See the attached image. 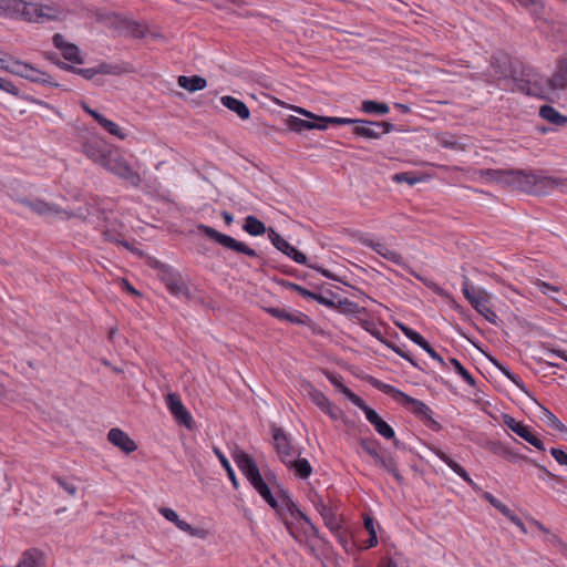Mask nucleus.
I'll return each instance as SVG.
<instances>
[{
    "mask_svg": "<svg viewBox=\"0 0 567 567\" xmlns=\"http://www.w3.org/2000/svg\"><path fill=\"white\" fill-rule=\"evenodd\" d=\"M53 45L61 51L62 56L74 64H83L84 59L78 45L68 42L61 33H55L52 37Z\"/></svg>",
    "mask_w": 567,
    "mask_h": 567,
    "instance_id": "nucleus-16",
    "label": "nucleus"
},
{
    "mask_svg": "<svg viewBox=\"0 0 567 567\" xmlns=\"http://www.w3.org/2000/svg\"><path fill=\"white\" fill-rule=\"evenodd\" d=\"M96 123L101 125L107 133L116 136L120 140H125L127 136L123 128H121L115 122L106 118L104 115H101Z\"/></svg>",
    "mask_w": 567,
    "mask_h": 567,
    "instance_id": "nucleus-42",
    "label": "nucleus"
},
{
    "mask_svg": "<svg viewBox=\"0 0 567 567\" xmlns=\"http://www.w3.org/2000/svg\"><path fill=\"white\" fill-rule=\"evenodd\" d=\"M333 125H353L352 133L358 137H363L368 140H380L381 133L378 130L370 127V123H374L371 120H362V118H349V117H334L328 118Z\"/></svg>",
    "mask_w": 567,
    "mask_h": 567,
    "instance_id": "nucleus-11",
    "label": "nucleus"
},
{
    "mask_svg": "<svg viewBox=\"0 0 567 567\" xmlns=\"http://www.w3.org/2000/svg\"><path fill=\"white\" fill-rule=\"evenodd\" d=\"M0 90L13 95L17 99L27 101L29 103H33V104H37V105H40V106L47 107V109L50 107V105L47 102L21 92V90L17 85H14L13 82H11L10 80H6V79L1 78Z\"/></svg>",
    "mask_w": 567,
    "mask_h": 567,
    "instance_id": "nucleus-22",
    "label": "nucleus"
},
{
    "mask_svg": "<svg viewBox=\"0 0 567 567\" xmlns=\"http://www.w3.org/2000/svg\"><path fill=\"white\" fill-rule=\"evenodd\" d=\"M367 245L371 247L377 254L382 256L384 259L392 261L396 265L402 264L403 257L401 256V254L389 249L384 244L370 241Z\"/></svg>",
    "mask_w": 567,
    "mask_h": 567,
    "instance_id": "nucleus-34",
    "label": "nucleus"
},
{
    "mask_svg": "<svg viewBox=\"0 0 567 567\" xmlns=\"http://www.w3.org/2000/svg\"><path fill=\"white\" fill-rule=\"evenodd\" d=\"M274 447L279 456V460L286 464L290 458L299 457L301 455L300 449L291 444L290 437L287 433L277 425H271Z\"/></svg>",
    "mask_w": 567,
    "mask_h": 567,
    "instance_id": "nucleus-9",
    "label": "nucleus"
},
{
    "mask_svg": "<svg viewBox=\"0 0 567 567\" xmlns=\"http://www.w3.org/2000/svg\"><path fill=\"white\" fill-rule=\"evenodd\" d=\"M487 447H488L489 452H492L494 455H497L503 458L506 457L507 451L509 449L508 446L504 445L499 441H489L487 443Z\"/></svg>",
    "mask_w": 567,
    "mask_h": 567,
    "instance_id": "nucleus-62",
    "label": "nucleus"
},
{
    "mask_svg": "<svg viewBox=\"0 0 567 567\" xmlns=\"http://www.w3.org/2000/svg\"><path fill=\"white\" fill-rule=\"evenodd\" d=\"M539 116L557 126H564L567 124V116L558 112L554 106L549 104L540 106Z\"/></svg>",
    "mask_w": 567,
    "mask_h": 567,
    "instance_id": "nucleus-31",
    "label": "nucleus"
},
{
    "mask_svg": "<svg viewBox=\"0 0 567 567\" xmlns=\"http://www.w3.org/2000/svg\"><path fill=\"white\" fill-rule=\"evenodd\" d=\"M340 313L352 315L358 312H365V308H360L358 303L344 298L336 302V308Z\"/></svg>",
    "mask_w": 567,
    "mask_h": 567,
    "instance_id": "nucleus-46",
    "label": "nucleus"
},
{
    "mask_svg": "<svg viewBox=\"0 0 567 567\" xmlns=\"http://www.w3.org/2000/svg\"><path fill=\"white\" fill-rule=\"evenodd\" d=\"M0 16L40 23L56 19L58 11L50 6L23 0H0Z\"/></svg>",
    "mask_w": 567,
    "mask_h": 567,
    "instance_id": "nucleus-3",
    "label": "nucleus"
},
{
    "mask_svg": "<svg viewBox=\"0 0 567 567\" xmlns=\"http://www.w3.org/2000/svg\"><path fill=\"white\" fill-rule=\"evenodd\" d=\"M378 434L386 440L394 439L393 427L386 423L383 419H380L374 425H372Z\"/></svg>",
    "mask_w": 567,
    "mask_h": 567,
    "instance_id": "nucleus-55",
    "label": "nucleus"
},
{
    "mask_svg": "<svg viewBox=\"0 0 567 567\" xmlns=\"http://www.w3.org/2000/svg\"><path fill=\"white\" fill-rule=\"evenodd\" d=\"M391 350H393L398 355L403 358L404 360L409 361L414 368H417L421 371H424V369L417 363L416 360L413 359L411 353L409 351H405L403 348L396 346L395 343L391 342L390 340L386 341L384 344Z\"/></svg>",
    "mask_w": 567,
    "mask_h": 567,
    "instance_id": "nucleus-50",
    "label": "nucleus"
},
{
    "mask_svg": "<svg viewBox=\"0 0 567 567\" xmlns=\"http://www.w3.org/2000/svg\"><path fill=\"white\" fill-rule=\"evenodd\" d=\"M95 69L96 75H103V74H112V75H120L125 72V68H123L121 64H112L107 62H101Z\"/></svg>",
    "mask_w": 567,
    "mask_h": 567,
    "instance_id": "nucleus-47",
    "label": "nucleus"
},
{
    "mask_svg": "<svg viewBox=\"0 0 567 567\" xmlns=\"http://www.w3.org/2000/svg\"><path fill=\"white\" fill-rule=\"evenodd\" d=\"M543 412H544V416H545V419H543V420L546 422V424L549 427L557 430V431L564 430V424L559 421V419L554 413H551L548 409H546L544 406H543Z\"/></svg>",
    "mask_w": 567,
    "mask_h": 567,
    "instance_id": "nucleus-56",
    "label": "nucleus"
},
{
    "mask_svg": "<svg viewBox=\"0 0 567 567\" xmlns=\"http://www.w3.org/2000/svg\"><path fill=\"white\" fill-rule=\"evenodd\" d=\"M197 229L200 234L206 236L208 239L220 245L223 248H225L227 250H231L236 254H243L250 258H256L258 260V266L260 269H265L267 267H271V268H276V269L279 268V266L276 264L275 259L262 257L255 249L250 248L245 243L239 241L229 235L223 234L208 225L198 224Z\"/></svg>",
    "mask_w": 567,
    "mask_h": 567,
    "instance_id": "nucleus-4",
    "label": "nucleus"
},
{
    "mask_svg": "<svg viewBox=\"0 0 567 567\" xmlns=\"http://www.w3.org/2000/svg\"><path fill=\"white\" fill-rule=\"evenodd\" d=\"M359 445L363 452L373 458L374 462L381 455V453L385 451L382 449L381 443L374 437H360Z\"/></svg>",
    "mask_w": 567,
    "mask_h": 567,
    "instance_id": "nucleus-33",
    "label": "nucleus"
},
{
    "mask_svg": "<svg viewBox=\"0 0 567 567\" xmlns=\"http://www.w3.org/2000/svg\"><path fill=\"white\" fill-rule=\"evenodd\" d=\"M176 527L179 530H183L193 537L205 538L207 535V532L204 528H195L190 524H188L186 520H183V519H179Z\"/></svg>",
    "mask_w": 567,
    "mask_h": 567,
    "instance_id": "nucleus-53",
    "label": "nucleus"
},
{
    "mask_svg": "<svg viewBox=\"0 0 567 567\" xmlns=\"http://www.w3.org/2000/svg\"><path fill=\"white\" fill-rule=\"evenodd\" d=\"M268 239L274 247L285 254L299 265H307V256L298 250L295 246L290 245L284 237H281L272 227L268 229Z\"/></svg>",
    "mask_w": 567,
    "mask_h": 567,
    "instance_id": "nucleus-13",
    "label": "nucleus"
},
{
    "mask_svg": "<svg viewBox=\"0 0 567 567\" xmlns=\"http://www.w3.org/2000/svg\"><path fill=\"white\" fill-rule=\"evenodd\" d=\"M321 517L323 519L326 527L331 533L338 532L340 528L344 527L342 519L339 518V516L337 515V513L334 512V509L332 507H330L326 512H323L321 514Z\"/></svg>",
    "mask_w": 567,
    "mask_h": 567,
    "instance_id": "nucleus-41",
    "label": "nucleus"
},
{
    "mask_svg": "<svg viewBox=\"0 0 567 567\" xmlns=\"http://www.w3.org/2000/svg\"><path fill=\"white\" fill-rule=\"evenodd\" d=\"M516 59L511 58L504 52L493 53L491 55L489 65L493 69L497 80L503 85L505 84L508 75L511 74L512 66Z\"/></svg>",
    "mask_w": 567,
    "mask_h": 567,
    "instance_id": "nucleus-15",
    "label": "nucleus"
},
{
    "mask_svg": "<svg viewBox=\"0 0 567 567\" xmlns=\"http://www.w3.org/2000/svg\"><path fill=\"white\" fill-rule=\"evenodd\" d=\"M278 501H279V504L284 508V513L286 515L288 513L291 518H293L301 512L298 504L290 497V494L287 489L279 491V499Z\"/></svg>",
    "mask_w": 567,
    "mask_h": 567,
    "instance_id": "nucleus-35",
    "label": "nucleus"
},
{
    "mask_svg": "<svg viewBox=\"0 0 567 567\" xmlns=\"http://www.w3.org/2000/svg\"><path fill=\"white\" fill-rule=\"evenodd\" d=\"M308 395L312 403L316 404L321 411H323L331 403L330 400L323 392L316 389L310 383L308 384Z\"/></svg>",
    "mask_w": 567,
    "mask_h": 567,
    "instance_id": "nucleus-44",
    "label": "nucleus"
},
{
    "mask_svg": "<svg viewBox=\"0 0 567 567\" xmlns=\"http://www.w3.org/2000/svg\"><path fill=\"white\" fill-rule=\"evenodd\" d=\"M83 153L93 162L102 164L105 166L110 156L106 155L103 146L97 142H85L82 145Z\"/></svg>",
    "mask_w": 567,
    "mask_h": 567,
    "instance_id": "nucleus-26",
    "label": "nucleus"
},
{
    "mask_svg": "<svg viewBox=\"0 0 567 567\" xmlns=\"http://www.w3.org/2000/svg\"><path fill=\"white\" fill-rule=\"evenodd\" d=\"M395 326L402 331V333L410 339L415 344L420 341V339L423 337L417 331L413 330L412 328L408 327L404 323L401 322H394Z\"/></svg>",
    "mask_w": 567,
    "mask_h": 567,
    "instance_id": "nucleus-60",
    "label": "nucleus"
},
{
    "mask_svg": "<svg viewBox=\"0 0 567 567\" xmlns=\"http://www.w3.org/2000/svg\"><path fill=\"white\" fill-rule=\"evenodd\" d=\"M361 111L367 114L385 115L390 112V107L385 102L364 100L361 103Z\"/></svg>",
    "mask_w": 567,
    "mask_h": 567,
    "instance_id": "nucleus-36",
    "label": "nucleus"
},
{
    "mask_svg": "<svg viewBox=\"0 0 567 567\" xmlns=\"http://www.w3.org/2000/svg\"><path fill=\"white\" fill-rule=\"evenodd\" d=\"M109 27L118 32L120 35L131 37L134 39H143L146 37L148 29L145 24L125 18L121 14H112L107 18Z\"/></svg>",
    "mask_w": 567,
    "mask_h": 567,
    "instance_id": "nucleus-8",
    "label": "nucleus"
},
{
    "mask_svg": "<svg viewBox=\"0 0 567 567\" xmlns=\"http://www.w3.org/2000/svg\"><path fill=\"white\" fill-rule=\"evenodd\" d=\"M11 66L9 73L14 74L20 78H28V69L30 66V63L16 60L12 56H10Z\"/></svg>",
    "mask_w": 567,
    "mask_h": 567,
    "instance_id": "nucleus-52",
    "label": "nucleus"
},
{
    "mask_svg": "<svg viewBox=\"0 0 567 567\" xmlns=\"http://www.w3.org/2000/svg\"><path fill=\"white\" fill-rule=\"evenodd\" d=\"M24 79L30 81V82H32V83L48 85V86H51V87H59L60 86V84L58 82H55L50 74H48L44 71H41V70L37 69L32 64H30V66L28 69V78H24Z\"/></svg>",
    "mask_w": 567,
    "mask_h": 567,
    "instance_id": "nucleus-30",
    "label": "nucleus"
},
{
    "mask_svg": "<svg viewBox=\"0 0 567 567\" xmlns=\"http://www.w3.org/2000/svg\"><path fill=\"white\" fill-rule=\"evenodd\" d=\"M482 497L488 502L494 508H496L501 514L508 513V506L502 503L498 498L492 495L489 492H483Z\"/></svg>",
    "mask_w": 567,
    "mask_h": 567,
    "instance_id": "nucleus-57",
    "label": "nucleus"
},
{
    "mask_svg": "<svg viewBox=\"0 0 567 567\" xmlns=\"http://www.w3.org/2000/svg\"><path fill=\"white\" fill-rule=\"evenodd\" d=\"M332 535L337 538L346 553L350 554L353 550L354 543L351 540L352 536L348 528L342 527L338 532L332 533Z\"/></svg>",
    "mask_w": 567,
    "mask_h": 567,
    "instance_id": "nucleus-45",
    "label": "nucleus"
},
{
    "mask_svg": "<svg viewBox=\"0 0 567 567\" xmlns=\"http://www.w3.org/2000/svg\"><path fill=\"white\" fill-rule=\"evenodd\" d=\"M233 458L248 482H251V480H255L260 475V471L256 464V461L248 453L244 451H237L233 454Z\"/></svg>",
    "mask_w": 567,
    "mask_h": 567,
    "instance_id": "nucleus-19",
    "label": "nucleus"
},
{
    "mask_svg": "<svg viewBox=\"0 0 567 567\" xmlns=\"http://www.w3.org/2000/svg\"><path fill=\"white\" fill-rule=\"evenodd\" d=\"M166 405L176 422L187 429H193L194 419L183 404L177 393H168L166 395Z\"/></svg>",
    "mask_w": 567,
    "mask_h": 567,
    "instance_id": "nucleus-14",
    "label": "nucleus"
},
{
    "mask_svg": "<svg viewBox=\"0 0 567 567\" xmlns=\"http://www.w3.org/2000/svg\"><path fill=\"white\" fill-rule=\"evenodd\" d=\"M449 361L452 364L455 373H457L465 383H467L472 388L476 386V380L474 379V377L465 369V367L456 358H450Z\"/></svg>",
    "mask_w": 567,
    "mask_h": 567,
    "instance_id": "nucleus-43",
    "label": "nucleus"
},
{
    "mask_svg": "<svg viewBox=\"0 0 567 567\" xmlns=\"http://www.w3.org/2000/svg\"><path fill=\"white\" fill-rule=\"evenodd\" d=\"M102 236L104 238L105 241H109V243H116V244H120L122 246H124L126 249H131L130 247V244L126 241V240H121L120 237H121V234H117L111 229H105L102 231Z\"/></svg>",
    "mask_w": 567,
    "mask_h": 567,
    "instance_id": "nucleus-61",
    "label": "nucleus"
},
{
    "mask_svg": "<svg viewBox=\"0 0 567 567\" xmlns=\"http://www.w3.org/2000/svg\"><path fill=\"white\" fill-rule=\"evenodd\" d=\"M285 465L289 470L293 471L295 475L301 480H307L312 473V466L309 461L307 458H301L300 456L296 460L290 458Z\"/></svg>",
    "mask_w": 567,
    "mask_h": 567,
    "instance_id": "nucleus-29",
    "label": "nucleus"
},
{
    "mask_svg": "<svg viewBox=\"0 0 567 567\" xmlns=\"http://www.w3.org/2000/svg\"><path fill=\"white\" fill-rule=\"evenodd\" d=\"M309 501L313 505V507L318 511V513L321 515L323 512H326L328 508H330L328 505L324 504L322 496L319 495L317 492H310L309 494Z\"/></svg>",
    "mask_w": 567,
    "mask_h": 567,
    "instance_id": "nucleus-63",
    "label": "nucleus"
},
{
    "mask_svg": "<svg viewBox=\"0 0 567 567\" xmlns=\"http://www.w3.org/2000/svg\"><path fill=\"white\" fill-rule=\"evenodd\" d=\"M480 176L487 182H495L499 185L506 186L508 169H493L486 168L480 171Z\"/></svg>",
    "mask_w": 567,
    "mask_h": 567,
    "instance_id": "nucleus-39",
    "label": "nucleus"
},
{
    "mask_svg": "<svg viewBox=\"0 0 567 567\" xmlns=\"http://www.w3.org/2000/svg\"><path fill=\"white\" fill-rule=\"evenodd\" d=\"M503 423L505 426H507L511 431H513L515 434H517L523 440H526V437L532 432V429L527 425H525L522 422L516 421L513 416L508 414L503 415Z\"/></svg>",
    "mask_w": 567,
    "mask_h": 567,
    "instance_id": "nucleus-37",
    "label": "nucleus"
},
{
    "mask_svg": "<svg viewBox=\"0 0 567 567\" xmlns=\"http://www.w3.org/2000/svg\"><path fill=\"white\" fill-rule=\"evenodd\" d=\"M221 104L229 111L237 114L240 120H248L250 111L248 106L241 101L230 95L221 96Z\"/></svg>",
    "mask_w": 567,
    "mask_h": 567,
    "instance_id": "nucleus-27",
    "label": "nucleus"
},
{
    "mask_svg": "<svg viewBox=\"0 0 567 567\" xmlns=\"http://www.w3.org/2000/svg\"><path fill=\"white\" fill-rule=\"evenodd\" d=\"M535 76L536 73L530 65H527L520 60L516 59L504 86L507 89L511 84V91H517L530 96L535 94L532 91V83L535 81Z\"/></svg>",
    "mask_w": 567,
    "mask_h": 567,
    "instance_id": "nucleus-6",
    "label": "nucleus"
},
{
    "mask_svg": "<svg viewBox=\"0 0 567 567\" xmlns=\"http://www.w3.org/2000/svg\"><path fill=\"white\" fill-rule=\"evenodd\" d=\"M159 279L172 295L177 297L184 296L188 300L192 299L188 286L183 280L182 275L172 266L165 269Z\"/></svg>",
    "mask_w": 567,
    "mask_h": 567,
    "instance_id": "nucleus-12",
    "label": "nucleus"
},
{
    "mask_svg": "<svg viewBox=\"0 0 567 567\" xmlns=\"http://www.w3.org/2000/svg\"><path fill=\"white\" fill-rule=\"evenodd\" d=\"M107 440L126 454H130L137 449L136 443L128 436V434L118 427H113L109 431Z\"/></svg>",
    "mask_w": 567,
    "mask_h": 567,
    "instance_id": "nucleus-21",
    "label": "nucleus"
},
{
    "mask_svg": "<svg viewBox=\"0 0 567 567\" xmlns=\"http://www.w3.org/2000/svg\"><path fill=\"white\" fill-rule=\"evenodd\" d=\"M549 84L555 90L567 89V58L558 60L556 71L551 75Z\"/></svg>",
    "mask_w": 567,
    "mask_h": 567,
    "instance_id": "nucleus-25",
    "label": "nucleus"
},
{
    "mask_svg": "<svg viewBox=\"0 0 567 567\" xmlns=\"http://www.w3.org/2000/svg\"><path fill=\"white\" fill-rule=\"evenodd\" d=\"M17 202L40 216L59 215L62 208L59 205L47 203L42 199H28L25 197L17 199Z\"/></svg>",
    "mask_w": 567,
    "mask_h": 567,
    "instance_id": "nucleus-20",
    "label": "nucleus"
},
{
    "mask_svg": "<svg viewBox=\"0 0 567 567\" xmlns=\"http://www.w3.org/2000/svg\"><path fill=\"white\" fill-rule=\"evenodd\" d=\"M507 187L535 196H546L555 189L567 193V178L546 175L544 171L508 169Z\"/></svg>",
    "mask_w": 567,
    "mask_h": 567,
    "instance_id": "nucleus-1",
    "label": "nucleus"
},
{
    "mask_svg": "<svg viewBox=\"0 0 567 567\" xmlns=\"http://www.w3.org/2000/svg\"><path fill=\"white\" fill-rule=\"evenodd\" d=\"M329 117H317V120H302L300 117L290 115L287 118V125L289 130L296 133H301L305 131H311V130H327L328 125L331 124L328 120Z\"/></svg>",
    "mask_w": 567,
    "mask_h": 567,
    "instance_id": "nucleus-17",
    "label": "nucleus"
},
{
    "mask_svg": "<svg viewBox=\"0 0 567 567\" xmlns=\"http://www.w3.org/2000/svg\"><path fill=\"white\" fill-rule=\"evenodd\" d=\"M105 167L118 178L125 181L131 186L138 187L142 183L141 175L134 171L131 165L122 157H111L105 163Z\"/></svg>",
    "mask_w": 567,
    "mask_h": 567,
    "instance_id": "nucleus-10",
    "label": "nucleus"
},
{
    "mask_svg": "<svg viewBox=\"0 0 567 567\" xmlns=\"http://www.w3.org/2000/svg\"><path fill=\"white\" fill-rule=\"evenodd\" d=\"M177 84L179 87L194 93L204 90L207 86V81L200 75H179Z\"/></svg>",
    "mask_w": 567,
    "mask_h": 567,
    "instance_id": "nucleus-28",
    "label": "nucleus"
},
{
    "mask_svg": "<svg viewBox=\"0 0 567 567\" xmlns=\"http://www.w3.org/2000/svg\"><path fill=\"white\" fill-rule=\"evenodd\" d=\"M431 451L442 461L444 462L455 474H457L461 478H463L467 472L463 466L456 463L453 458H451L445 452H443L439 447H432Z\"/></svg>",
    "mask_w": 567,
    "mask_h": 567,
    "instance_id": "nucleus-40",
    "label": "nucleus"
},
{
    "mask_svg": "<svg viewBox=\"0 0 567 567\" xmlns=\"http://www.w3.org/2000/svg\"><path fill=\"white\" fill-rule=\"evenodd\" d=\"M214 452H215L216 456L218 457L221 466L227 472V476L231 481L234 487L237 488L238 487V481H237L235 471L233 470L228 458L218 449H214Z\"/></svg>",
    "mask_w": 567,
    "mask_h": 567,
    "instance_id": "nucleus-48",
    "label": "nucleus"
},
{
    "mask_svg": "<svg viewBox=\"0 0 567 567\" xmlns=\"http://www.w3.org/2000/svg\"><path fill=\"white\" fill-rule=\"evenodd\" d=\"M342 394L361 411L368 405L359 395H357L351 389H342Z\"/></svg>",
    "mask_w": 567,
    "mask_h": 567,
    "instance_id": "nucleus-64",
    "label": "nucleus"
},
{
    "mask_svg": "<svg viewBox=\"0 0 567 567\" xmlns=\"http://www.w3.org/2000/svg\"><path fill=\"white\" fill-rule=\"evenodd\" d=\"M44 555L38 548L24 550L19 559L17 567H44Z\"/></svg>",
    "mask_w": 567,
    "mask_h": 567,
    "instance_id": "nucleus-24",
    "label": "nucleus"
},
{
    "mask_svg": "<svg viewBox=\"0 0 567 567\" xmlns=\"http://www.w3.org/2000/svg\"><path fill=\"white\" fill-rule=\"evenodd\" d=\"M416 344L421 347L433 360L437 361L442 368H447V364L444 361V359L435 351V349L430 344V342L424 337H422Z\"/></svg>",
    "mask_w": 567,
    "mask_h": 567,
    "instance_id": "nucleus-49",
    "label": "nucleus"
},
{
    "mask_svg": "<svg viewBox=\"0 0 567 567\" xmlns=\"http://www.w3.org/2000/svg\"><path fill=\"white\" fill-rule=\"evenodd\" d=\"M250 485L257 491V493L261 496V498L272 508L276 511V514L278 518L284 523L286 529L288 530L289 535L295 537L293 534V524L291 520L288 519L286 514L284 513L282 506L279 504L278 498H276L269 488L267 482L264 480L261 474L257 476L255 480H251L249 482Z\"/></svg>",
    "mask_w": 567,
    "mask_h": 567,
    "instance_id": "nucleus-7",
    "label": "nucleus"
},
{
    "mask_svg": "<svg viewBox=\"0 0 567 567\" xmlns=\"http://www.w3.org/2000/svg\"><path fill=\"white\" fill-rule=\"evenodd\" d=\"M277 282L286 289L298 292L305 299H310V297H313V291L308 290L298 284H295V282H291V281H288L285 279L277 280Z\"/></svg>",
    "mask_w": 567,
    "mask_h": 567,
    "instance_id": "nucleus-51",
    "label": "nucleus"
},
{
    "mask_svg": "<svg viewBox=\"0 0 567 567\" xmlns=\"http://www.w3.org/2000/svg\"><path fill=\"white\" fill-rule=\"evenodd\" d=\"M287 321L297 326H310L312 323L309 316L298 310L288 312Z\"/></svg>",
    "mask_w": 567,
    "mask_h": 567,
    "instance_id": "nucleus-54",
    "label": "nucleus"
},
{
    "mask_svg": "<svg viewBox=\"0 0 567 567\" xmlns=\"http://www.w3.org/2000/svg\"><path fill=\"white\" fill-rule=\"evenodd\" d=\"M489 361L502 372L503 375H505L509 381H512L519 390H522L525 393H528L524 381L518 374L512 372L506 365L501 363L495 358H489Z\"/></svg>",
    "mask_w": 567,
    "mask_h": 567,
    "instance_id": "nucleus-38",
    "label": "nucleus"
},
{
    "mask_svg": "<svg viewBox=\"0 0 567 567\" xmlns=\"http://www.w3.org/2000/svg\"><path fill=\"white\" fill-rule=\"evenodd\" d=\"M74 74H78V75H81L82 78H84L85 80H93L94 83L96 85H102V81L96 76L95 74V69L94 68H86V69H83V68H74Z\"/></svg>",
    "mask_w": 567,
    "mask_h": 567,
    "instance_id": "nucleus-59",
    "label": "nucleus"
},
{
    "mask_svg": "<svg viewBox=\"0 0 567 567\" xmlns=\"http://www.w3.org/2000/svg\"><path fill=\"white\" fill-rule=\"evenodd\" d=\"M374 463L391 474L398 484L402 485L404 483V477L398 468V463L390 452L383 451Z\"/></svg>",
    "mask_w": 567,
    "mask_h": 567,
    "instance_id": "nucleus-23",
    "label": "nucleus"
},
{
    "mask_svg": "<svg viewBox=\"0 0 567 567\" xmlns=\"http://www.w3.org/2000/svg\"><path fill=\"white\" fill-rule=\"evenodd\" d=\"M365 380L374 389L383 392L384 394L391 395L396 401H400L401 404L408 406L414 416L417 417L427 429L433 432H440L442 430V425L432 416L433 411L423 401L414 399L395 386L384 383L372 375H369Z\"/></svg>",
    "mask_w": 567,
    "mask_h": 567,
    "instance_id": "nucleus-2",
    "label": "nucleus"
},
{
    "mask_svg": "<svg viewBox=\"0 0 567 567\" xmlns=\"http://www.w3.org/2000/svg\"><path fill=\"white\" fill-rule=\"evenodd\" d=\"M392 179L396 183H406L411 186L420 182V177L415 176L411 172H402L393 175Z\"/></svg>",
    "mask_w": 567,
    "mask_h": 567,
    "instance_id": "nucleus-58",
    "label": "nucleus"
},
{
    "mask_svg": "<svg viewBox=\"0 0 567 567\" xmlns=\"http://www.w3.org/2000/svg\"><path fill=\"white\" fill-rule=\"evenodd\" d=\"M268 229L264 221L256 216L249 215L244 219L243 230L250 236H261L268 234Z\"/></svg>",
    "mask_w": 567,
    "mask_h": 567,
    "instance_id": "nucleus-32",
    "label": "nucleus"
},
{
    "mask_svg": "<svg viewBox=\"0 0 567 567\" xmlns=\"http://www.w3.org/2000/svg\"><path fill=\"white\" fill-rule=\"evenodd\" d=\"M292 519L297 522V524L291 522L293 524V534H296V532L299 530L306 537H313V538L321 540L322 543L327 542L326 538L321 535L318 527L312 523L310 517L302 511L297 516H295ZM293 538L298 539L297 535H295Z\"/></svg>",
    "mask_w": 567,
    "mask_h": 567,
    "instance_id": "nucleus-18",
    "label": "nucleus"
},
{
    "mask_svg": "<svg viewBox=\"0 0 567 567\" xmlns=\"http://www.w3.org/2000/svg\"><path fill=\"white\" fill-rule=\"evenodd\" d=\"M462 292L471 306L488 322L498 326L497 315L489 308V293L485 289H475L468 277L463 275Z\"/></svg>",
    "mask_w": 567,
    "mask_h": 567,
    "instance_id": "nucleus-5",
    "label": "nucleus"
}]
</instances>
